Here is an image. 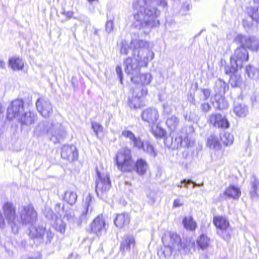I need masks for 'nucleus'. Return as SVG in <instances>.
<instances>
[{"label": "nucleus", "mask_w": 259, "mask_h": 259, "mask_svg": "<svg viewBox=\"0 0 259 259\" xmlns=\"http://www.w3.org/2000/svg\"><path fill=\"white\" fill-rule=\"evenodd\" d=\"M201 91L203 94V96L201 97L200 100L202 101L207 100L210 97L211 91L208 89H202Z\"/></svg>", "instance_id": "nucleus-52"}, {"label": "nucleus", "mask_w": 259, "mask_h": 259, "mask_svg": "<svg viewBox=\"0 0 259 259\" xmlns=\"http://www.w3.org/2000/svg\"><path fill=\"white\" fill-rule=\"evenodd\" d=\"M151 128V132L152 134L157 138L164 137L166 135L165 131L160 127L159 124L157 123L155 125H150Z\"/></svg>", "instance_id": "nucleus-38"}, {"label": "nucleus", "mask_w": 259, "mask_h": 259, "mask_svg": "<svg viewBox=\"0 0 259 259\" xmlns=\"http://www.w3.org/2000/svg\"><path fill=\"white\" fill-rule=\"evenodd\" d=\"M196 242L200 248L203 250L209 246L210 239L206 235L202 234L197 238Z\"/></svg>", "instance_id": "nucleus-35"}, {"label": "nucleus", "mask_w": 259, "mask_h": 259, "mask_svg": "<svg viewBox=\"0 0 259 259\" xmlns=\"http://www.w3.org/2000/svg\"><path fill=\"white\" fill-rule=\"evenodd\" d=\"M179 139L180 141V145L183 147H191L192 143L190 141L188 140V137H186L184 140H182V137H179Z\"/></svg>", "instance_id": "nucleus-53"}, {"label": "nucleus", "mask_w": 259, "mask_h": 259, "mask_svg": "<svg viewBox=\"0 0 259 259\" xmlns=\"http://www.w3.org/2000/svg\"><path fill=\"white\" fill-rule=\"evenodd\" d=\"M148 168V164L146 161L143 158H139L135 164H134V169L140 176H144Z\"/></svg>", "instance_id": "nucleus-25"}, {"label": "nucleus", "mask_w": 259, "mask_h": 259, "mask_svg": "<svg viewBox=\"0 0 259 259\" xmlns=\"http://www.w3.org/2000/svg\"><path fill=\"white\" fill-rule=\"evenodd\" d=\"M184 118H185L186 120H188V121H191L192 120L191 118H190V116H188L187 114L184 115Z\"/></svg>", "instance_id": "nucleus-62"}, {"label": "nucleus", "mask_w": 259, "mask_h": 259, "mask_svg": "<svg viewBox=\"0 0 259 259\" xmlns=\"http://www.w3.org/2000/svg\"><path fill=\"white\" fill-rule=\"evenodd\" d=\"M135 239L133 236L125 235L120 242V249L122 252L130 251L131 249L135 246Z\"/></svg>", "instance_id": "nucleus-23"}, {"label": "nucleus", "mask_w": 259, "mask_h": 259, "mask_svg": "<svg viewBox=\"0 0 259 259\" xmlns=\"http://www.w3.org/2000/svg\"><path fill=\"white\" fill-rule=\"evenodd\" d=\"M61 157L70 162L78 158V154L76 147L73 145H65L61 149Z\"/></svg>", "instance_id": "nucleus-16"}, {"label": "nucleus", "mask_w": 259, "mask_h": 259, "mask_svg": "<svg viewBox=\"0 0 259 259\" xmlns=\"http://www.w3.org/2000/svg\"><path fill=\"white\" fill-rule=\"evenodd\" d=\"M66 224L61 219L57 220L56 230L61 233H64L65 231Z\"/></svg>", "instance_id": "nucleus-49"}, {"label": "nucleus", "mask_w": 259, "mask_h": 259, "mask_svg": "<svg viewBox=\"0 0 259 259\" xmlns=\"http://www.w3.org/2000/svg\"><path fill=\"white\" fill-rule=\"evenodd\" d=\"M245 72L251 79L257 80L259 79V69L252 65L246 66Z\"/></svg>", "instance_id": "nucleus-30"}, {"label": "nucleus", "mask_w": 259, "mask_h": 259, "mask_svg": "<svg viewBox=\"0 0 259 259\" xmlns=\"http://www.w3.org/2000/svg\"><path fill=\"white\" fill-rule=\"evenodd\" d=\"M130 222V216L128 213H121L116 215L114 220L115 226L118 228H122L127 226Z\"/></svg>", "instance_id": "nucleus-24"}, {"label": "nucleus", "mask_w": 259, "mask_h": 259, "mask_svg": "<svg viewBox=\"0 0 259 259\" xmlns=\"http://www.w3.org/2000/svg\"><path fill=\"white\" fill-rule=\"evenodd\" d=\"M144 152L148 154L150 157L155 158L157 155V153L152 144L148 141H145L144 145L141 150Z\"/></svg>", "instance_id": "nucleus-34"}, {"label": "nucleus", "mask_w": 259, "mask_h": 259, "mask_svg": "<svg viewBox=\"0 0 259 259\" xmlns=\"http://www.w3.org/2000/svg\"><path fill=\"white\" fill-rule=\"evenodd\" d=\"M61 14L63 15H65L66 17V19L67 20H69L72 18H73L74 17H73V15L74 14V12L72 11H66L65 10H63L62 12H61Z\"/></svg>", "instance_id": "nucleus-56"}, {"label": "nucleus", "mask_w": 259, "mask_h": 259, "mask_svg": "<svg viewBox=\"0 0 259 259\" xmlns=\"http://www.w3.org/2000/svg\"><path fill=\"white\" fill-rule=\"evenodd\" d=\"M208 144H209L210 148L212 147L216 150L219 149L221 147V144L219 139L214 135H211L208 139Z\"/></svg>", "instance_id": "nucleus-43"}, {"label": "nucleus", "mask_w": 259, "mask_h": 259, "mask_svg": "<svg viewBox=\"0 0 259 259\" xmlns=\"http://www.w3.org/2000/svg\"><path fill=\"white\" fill-rule=\"evenodd\" d=\"M29 236L31 238L43 239L46 244L50 243L54 238V233L50 228L47 229L42 226H38L30 230Z\"/></svg>", "instance_id": "nucleus-10"}, {"label": "nucleus", "mask_w": 259, "mask_h": 259, "mask_svg": "<svg viewBox=\"0 0 259 259\" xmlns=\"http://www.w3.org/2000/svg\"><path fill=\"white\" fill-rule=\"evenodd\" d=\"M132 45L134 46L133 57L124 60L125 71L130 76L131 81L137 84L139 83L140 66L147 67L149 61L154 58V53L151 50L150 44L146 41L132 39Z\"/></svg>", "instance_id": "nucleus-2"}, {"label": "nucleus", "mask_w": 259, "mask_h": 259, "mask_svg": "<svg viewBox=\"0 0 259 259\" xmlns=\"http://www.w3.org/2000/svg\"><path fill=\"white\" fill-rule=\"evenodd\" d=\"M191 184H193V186H192L193 188H194L196 186H201L203 185L202 183L201 184H197L196 182H194L190 179H184L182 181H181L180 184H177V187H178L179 188H181L182 187V185L184 184V187L185 188H188V185H189Z\"/></svg>", "instance_id": "nucleus-45"}, {"label": "nucleus", "mask_w": 259, "mask_h": 259, "mask_svg": "<svg viewBox=\"0 0 259 259\" xmlns=\"http://www.w3.org/2000/svg\"><path fill=\"white\" fill-rule=\"evenodd\" d=\"M44 214L46 217L49 220H53L56 218V214L53 212V210L50 208H46Z\"/></svg>", "instance_id": "nucleus-51"}, {"label": "nucleus", "mask_w": 259, "mask_h": 259, "mask_svg": "<svg viewBox=\"0 0 259 259\" xmlns=\"http://www.w3.org/2000/svg\"><path fill=\"white\" fill-rule=\"evenodd\" d=\"M9 65L13 70H22L24 67V62L19 57H12L9 59Z\"/></svg>", "instance_id": "nucleus-28"}, {"label": "nucleus", "mask_w": 259, "mask_h": 259, "mask_svg": "<svg viewBox=\"0 0 259 259\" xmlns=\"http://www.w3.org/2000/svg\"><path fill=\"white\" fill-rule=\"evenodd\" d=\"M67 219L70 223L76 224L78 226H80L82 224H78L77 221L80 220V215L78 218H75L74 213L70 212L66 214Z\"/></svg>", "instance_id": "nucleus-48"}, {"label": "nucleus", "mask_w": 259, "mask_h": 259, "mask_svg": "<svg viewBox=\"0 0 259 259\" xmlns=\"http://www.w3.org/2000/svg\"><path fill=\"white\" fill-rule=\"evenodd\" d=\"M213 224L218 230L224 229L230 226L229 221L222 216H215L213 217Z\"/></svg>", "instance_id": "nucleus-27"}, {"label": "nucleus", "mask_w": 259, "mask_h": 259, "mask_svg": "<svg viewBox=\"0 0 259 259\" xmlns=\"http://www.w3.org/2000/svg\"><path fill=\"white\" fill-rule=\"evenodd\" d=\"M121 135L124 137L130 139V143L133 144L134 148H136L139 150H141L145 141H142L139 137H136L135 134L132 131L129 130L123 131Z\"/></svg>", "instance_id": "nucleus-21"}, {"label": "nucleus", "mask_w": 259, "mask_h": 259, "mask_svg": "<svg viewBox=\"0 0 259 259\" xmlns=\"http://www.w3.org/2000/svg\"><path fill=\"white\" fill-rule=\"evenodd\" d=\"M154 3L163 8L167 6L166 0H138L133 5V8L137 11L134 15L133 26L138 29H143L145 33H148L152 28L160 25L157 18L160 16V11L152 7L151 4Z\"/></svg>", "instance_id": "nucleus-1"}, {"label": "nucleus", "mask_w": 259, "mask_h": 259, "mask_svg": "<svg viewBox=\"0 0 259 259\" xmlns=\"http://www.w3.org/2000/svg\"><path fill=\"white\" fill-rule=\"evenodd\" d=\"M220 139L223 143L226 146L232 145L234 141L233 136L228 132H224L221 134Z\"/></svg>", "instance_id": "nucleus-40"}, {"label": "nucleus", "mask_w": 259, "mask_h": 259, "mask_svg": "<svg viewBox=\"0 0 259 259\" xmlns=\"http://www.w3.org/2000/svg\"><path fill=\"white\" fill-rule=\"evenodd\" d=\"M164 245H168L175 250V251H183L185 253L190 252L191 248L195 246L194 241L185 242L182 241L180 236L176 233L168 232L162 237Z\"/></svg>", "instance_id": "nucleus-4"}, {"label": "nucleus", "mask_w": 259, "mask_h": 259, "mask_svg": "<svg viewBox=\"0 0 259 259\" xmlns=\"http://www.w3.org/2000/svg\"><path fill=\"white\" fill-rule=\"evenodd\" d=\"M243 25L244 27H247L248 28H249L251 26L252 24H250L249 23H248L247 21H243Z\"/></svg>", "instance_id": "nucleus-60"}, {"label": "nucleus", "mask_w": 259, "mask_h": 259, "mask_svg": "<svg viewBox=\"0 0 259 259\" xmlns=\"http://www.w3.org/2000/svg\"><path fill=\"white\" fill-rule=\"evenodd\" d=\"M221 70L224 69L225 74L230 76L235 74L239 68L241 66L238 64L235 60L230 57V62L227 63L226 60L223 58L221 59L220 63Z\"/></svg>", "instance_id": "nucleus-14"}, {"label": "nucleus", "mask_w": 259, "mask_h": 259, "mask_svg": "<svg viewBox=\"0 0 259 259\" xmlns=\"http://www.w3.org/2000/svg\"><path fill=\"white\" fill-rule=\"evenodd\" d=\"M92 196L89 193L85 197L83 202V210L80 214V218L77 221L78 224L86 223L88 218L89 217L92 211V208L91 207L90 204L92 202Z\"/></svg>", "instance_id": "nucleus-19"}, {"label": "nucleus", "mask_w": 259, "mask_h": 259, "mask_svg": "<svg viewBox=\"0 0 259 259\" xmlns=\"http://www.w3.org/2000/svg\"><path fill=\"white\" fill-rule=\"evenodd\" d=\"M24 101L22 99H18L13 101L7 109V117L12 119L19 117L24 111Z\"/></svg>", "instance_id": "nucleus-12"}, {"label": "nucleus", "mask_w": 259, "mask_h": 259, "mask_svg": "<svg viewBox=\"0 0 259 259\" xmlns=\"http://www.w3.org/2000/svg\"><path fill=\"white\" fill-rule=\"evenodd\" d=\"M184 8H185L186 10H189V5L187 4L186 6L185 4H184L183 7Z\"/></svg>", "instance_id": "nucleus-64"}, {"label": "nucleus", "mask_w": 259, "mask_h": 259, "mask_svg": "<svg viewBox=\"0 0 259 259\" xmlns=\"http://www.w3.org/2000/svg\"><path fill=\"white\" fill-rule=\"evenodd\" d=\"M114 22L112 20H107L105 24V31L108 33H110L114 28Z\"/></svg>", "instance_id": "nucleus-50"}, {"label": "nucleus", "mask_w": 259, "mask_h": 259, "mask_svg": "<svg viewBox=\"0 0 259 259\" xmlns=\"http://www.w3.org/2000/svg\"><path fill=\"white\" fill-rule=\"evenodd\" d=\"M92 128L96 134L97 137H98L99 133L103 132V126L97 122L93 121L91 123Z\"/></svg>", "instance_id": "nucleus-46"}, {"label": "nucleus", "mask_w": 259, "mask_h": 259, "mask_svg": "<svg viewBox=\"0 0 259 259\" xmlns=\"http://www.w3.org/2000/svg\"><path fill=\"white\" fill-rule=\"evenodd\" d=\"M19 213L20 226L27 227L29 230L36 228L34 226L37 221V213L32 205L23 206L19 209Z\"/></svg>", "instance_id": "nucleus-6"}, {"label": "nucleus", "mask_w": 259, "mask_h": 259, "mask_svg": "<svg viewBox=\"0 0 259 259\" xmlns=\"http://www.w3.org/2000/svg\"><path fill=\"white\" fill-rule=\"evenodd\" d=\"M147 89L141 85L133 88L132 95L128 99L130 107L131 108L138 109L143 106L144 105V97L147 95Z\"/></svg>", "instance_id": "nucleus-8"}, {"label": "nucleus", "mask_w": 259, "mask_h": 259, "mask_svg": "<svg viewBox=\"0 0 259 259\" xmlns=\"http://www.w3.org/2000/svg\"><path fill=\"white\" fill-rule=\"evenodd\" d=\"M21 259H41V256L39 254H37L31 256H24Z\"/></svg>", "instance_id": "nucleus-58"}, {"label": "nucleus", "mask_w": 259, "mask_h": 259, "mask_svg": "<svg viewBox=\"0 0 259 259\" xmlns=\"http://www.w3.org/2000/svg\"><path fill=\"white\" fill-rule=\"evenodd\" d=\"M224 194L229 198L237 199L240 196L241 191L238 187L230 185L225 190Z\"/></svg>", "instance_id": "nucleus-26"}, {"label": "nucleus", "mask_w": 259, "mask_h": 259, "mask_svg": "<svg viewBox=\"0 0 259 259\" xmlns=\"http://www.w3.org/2000/svg\"><path fill=\"white\" fill-rule=\"evenodd\" d=\"M3 210L5 219L11 226L14 233H17L20 228L19 218L16 215V208L12 202H5Z\"/></svg>", "instance_id": "nucleus-7"}, {"label": "nucleus", "mask_w": 259, "mask_h": 259, "mask_svg": "<svg viewBox=\"0 0 259 259\" xmlns=\"http://www.w3.org/2000/svg\"><path fill=\"white\" fill-rule=\"evenodd\" d=\"M47 132L50 140L54 143H60L65 136V132L60 123H51V126L47 129Z\"/></svg>", "instance_id": "nucleus-11"}, {"label": "nucleus", "mask_w": 259, "mask_h": 259, "mask_svg": "<svg viewBox=\"0 0 259 259\" xmlns=\"http://www.w3.org/2000/svg\"><path fill=\"white\" fill-rule=\"evenodd\" d=\"M234 41L240 46L235 50L231 58L242 67L243 63L247 61L249 58L246 48L252 51H257L259 48V40L255 36L248 37L242 34H238L235 38Z\"/></svg>", "instance_id": "nucleus-3"}, {"label": "nucleus", "mask_w": 259, "mask_h": 259, "mask_svg": "<svg viewBox=\"0 0 259 259\" xmlns=\"http://www.w3.org/2000/svg\"><path fill=\"white\" fill-rule=\"evenodd\" d=\"M209 122L215 127L228 128L230 123L227 119L221 114H212L209 116Z\"/></svg>", "instance_id": "nucleus-18"}, {"label": "nucleus", "mask_w": 259, "mask_h": 259, "mask_svg": "<svg viewBox=\"0 0 259 259\" xmlns=\"http://www.w3.org/2000/svg\"><path fill=\"white\" fill-rule=\"evenodd\" d=\"M200 109L202 112L207 113L210 111L211 106L208 103H202L201 104Z\"/></svg>", "instance_id": "nucleus-54"}, {"label": "nucleus", "mask_w": 259, "mask_h": 259, "mask_svg": "<svg viewBox=\"0 0 259 259\" xmlns=\"http://www.w3.org/2000/svg\"><path fill=\"white\" fill-rule=\"evenodd\" d=\"M115 160L118 169L122 172H131L134 169L132 151L128 148L119 150L116 154Z\"/></svg>", "instance_id": "nucleus-5"}, {"label": "nucleus", "mask_w": 259, "mask_h": 259, "mask_svg": "<svg viewBox=\"0 0 259 259\" xmlns=\"http://www.w3.org/2000/svg\"><path fill=\"white\" fill-rule=\"evenodd\" d=\"M54 209L58 213L60 214L61 212H63L64 207L61 206L60 203H57L55 205Z\"/></svg>", "instance_id": "nucleus-57"}, {"label": "nucleus", "mask_w": 259, "mask_h": 259, "mask_svg": "<svg viewBox=\"0 0 259 259\" xmlns=\"http://www.w3.org/2000/svg\"><path fill=\"white\" fill-rule=\"evenodd\" d=\"M249 195L252 201L259 199V179L254 175H252L250 178Z\"/></svg>", "instance_id": "nucleus-20"}, {"label": "nucleus", "mask_w": 259, "mask_h": 259, "mask_svg": "<svg viewBox=\"0 0 259 259\" xmlns=\"http://www.w3.org/2000/svg\"><path fill=\"white\" fill-rule=\"evenodd\" d=\"M232 229L229 226L228 228L222 230H218L217 233L221 236L224 240L229 241L231 237Z\"/></svg>", "instance_id": "nucleus-41"}, {"label": "nucleus", "mask_w": 259, "mask_h": 259, "mask_svg": "<svg viewBox=\"0 0 259 259\" xmlns=\"http://www.w3.org/2000/svg\"><path fill=\"white\" fill-rule=\"evenodd\" d=\"M161 251L165 257H168L175 250L169 246L164 245V247L161 248Z\"/></svg>", "instance_id": "nucleus-47"}, {"label": "nucleus", "mask_w": 259, "mask_h": 259, "mask_svg": "<svg viewBox=\"0 0 259 259\" xmlns=\"http://www.w3.org/2000/svg\"><path fill=\"white\" fill-rule=\"evenodd\" d=\"M214 106L219 110H224L228 107V103L225 99L222 97V95H216Z\"/></svg>", "instance_id": "nucleus-37"}, {"label": "nucleus", "mask_w": 259, "mask_h": 259, "mask_svg": "<svg viewBox=\"0 0 259 259\" xmlns=\"http://www.w3.org/2000/svg\"><path fill=\"white\" fill-rule=\"evenodd\" d=\"M182 205V204L180 203V200L179 199H176L174 200L173 204V206L174 207H179Z\"/></svg>", "instance_id": "nucleus-59"}, {"label": "nucleus", "mask_w": 259, "mask_h": 259, "mask_svg": "<svg viewBox=\"0 0 259 259\" xmlns=\"http://www.w3.org/2000/svg\"><path fill=\"white\" fill-rule=\"evenodd\" d=\"M228 89V85L224 80L219 78L215 81L214 90L216 94L223 95Z\"/></svg>", "instance_id": "nucleus-29"}, {"label": "nucleus", "mask_w": 259, "mask_h": 259, "mask_svg": "<svg viewBox=\"0 0 259 259\" xmlns=\"http://www.w3.org/2000/svg\"><path fill=\"white\" fill-rule=\"evenodd\" d=\"M106 222L102 215H98L94 219L91 224V231L97 236L106 232Z\"/></svg>", "instance_id": "nucleus-17"}, {"label": "nucleus", "mask_w": 259, "mask_h": 259, "mask_svg": "<svg viewBox=\"0 0 259 259\" xmlns=\"http://www.w3.org/2000/svg\"><path fill=\"white\" fill-rule=\"evenodd\" d=\"M133 48L134 49L133 45H132V41L129 45L128 42L125 39L122 40L120 44V53L121 55H127L128 53V51Z\"/></svg>", "instance_id": "nucleus-39"}, {"label": "nucleus", "mask_w": 259, "mask_h": 259, "mask_svg": "<svg viewBox=\"0 0 259 259\" xmlns=\"http://www.w3.org/2000/svg\"><path fill=\"white\" fill-rule=\"evenodd\" d=\"M139 78L142 85L149 84L152 79L151 74L149 73L141 74Z\"/></svg>", "instance_id": "nucleus-44"}, {"label": "nucleus", "mask_w": 259, "mask_h": 259, "mask_svg": "<svg viewBox=\"0 0 259 259\" xmlns=\"http://www.w3.org/2000/svg\"><path fill=\"white\" fill-rule=\"evenodd\" d=\"M63 199L68 204L72 206L76 203L77 199V196L75 192L67 190L64 193Z\"/></svg>", "instance_id": "nucleus-32"}, {"label": "nucleus", "mask_w": 259, "mask_h": 259, "mask_svg": "<svg viewBox=\"0 0 259 259\" xmlns=\"http://www.w3.org/2000/svg\"><path fill=\"white\" fill-rule=\"evenodd\" d=\"M18 117L22 126H29L34 123L37 115L33 112L29 111L23 112Z\"/></svg>", "instance_id": "nucleus-22"}, {"label": "nucleus", "mask_w": 259, "mask_h": 259, "mask_svg": "<svg viewBox=\"0 0 259 259\" xmlns=\"http://www.w3.org/2000/svg\"><path fill=\"white\" fill-rule=\"evenodd\" d=\"M234 112L240 117H245L248 113V107L243 104H237L234 107Z\"/></svg>", "instance_id": "nucleus-31"}, {"label": "nucleus", "mask_w": 259, "mask_h": 259, "mask_svg": "<svg viewBox=\"0 0 259 259\" xmlns=\"http://www.w3.org/2000/svg\"><path fill=\"white\" fill-rule=\"evenodd\" d=\"M256 14L255 13L253 14L251 16H250L251 19L252 20H255L256 21H257V20L255 19V16H256Z\"/></svg>", "instance_id": "nucleus-63"}, {"label": "nucleus", "mask_w": 259, "mask_h": 259, "mask_svg": "<svg viewBox=\"0 0 259 259\" xmlns=\"http://www.w3.org/2000/svg\"><path fill=\"white\" fill-rule=\"evenodd\" d=\"M230 76L229 82L232 87H237L242 83V78L240 75L234 74Z\"/></svg>", "instance_id": "nucleus-42"}, {"label": "nucleus", "mask_w": 259, "mask_h": 259, "mask_svg": "<svg viewBox=\"0 0 259 259\" xmlns=\"http://www.w3.org/2000/svg\"><path fill=\"white\" fill-rule=\"evenodd\" d=\"M35 105L37 110L42 117L48 118L52 114L53 108L52 104L47 98L42 97L38 98Z\"/></svg>", "instance_id": "nucleus-13"}, {"label": "nucleus", "mask_w": 259, "mask_h": 259, "mask_svg": "<svg viewBox=\"0 0 259 259\" xmlns=\"http://www.w3.org/2000/svg\"><path fill=\"white\" fill-rule=\"evenodd\" d=\"M179 121V119L177 117L172 115L167 118L166 123L169 129L171 131L174 132L177 128Z\"/></svg>", "instance_id": "nucleus-36"}, {"label": "nucleus", "mask_w": 259, "mask_h": 259, "mask_svg": "<svg viewBox=\"0 0 259 259\" xmlns=\"http://www.w3.org/2000/svg\"><path fill=\"white\" fill-rule=\"evenodd\" d=\"M5 67V63L3 61L0 60V68H4Z\"/></svg>", "instance_id": "nucleus-61"}, {"label": "nucleus", "mask_w": 259, "mask_h": 259, "mask_svg": "<svg viewBox=\"0 0 259 259\" xmlns=\"http://www.w3.org/2000/svg\"><path fill=\"white\" fill-rule=\"evenodd\" d=\"M97 178L96 180V192L98 197H102L104 193H106L111 187L109 175L101 174L96 169Z\"/></svg>", "instance_id": "nucleus-9"}, {"label": "nucleus", "mask_w": 259, "mask_h": 259, "mask_svg": "<svg viewBox=\"0 0 259 259\" xmlns=\"http://www.w3.org/2000/svg\"><path fill=\"white\" fill-rule=\"evenodd\" d=\"M142 120L149 125H155L159 118L158 110L155 108H148L143 111L141 114Z\"/></svg>", "instance_id": "nucleus-15"}, {"label": "nucleus", "mask_w": 259, "mask_h": 259, "mask_svg": "<svg viewBox=\"0 0 259 259\" xmlns=\"http://www.w3.org/2000/svg\"><path fill=\"white\" fill-rule=\"evenodd\" d=\"M183 224L186 229L190 231H194L197 227L196 222L191 216L185 217L183 220Z\"/></svg>", "instance_id": "nucleus-33"}, {"label": "nucleus", "mask_w": 259, "mask_h": 259, "mask_svg": "<svg viewBox=\"0 0 259 259\" xmlns=\"http://www.w3.org/2000/svg\"><path fill=\"white\" fill-rule=\"evenodd\" d=\"M116 72L119 78L121 84L123 83V74L122 69L120 66L118 65L116 67Z\"/></svg>", "instance_id": "nucleus-55"}]
</instances>
